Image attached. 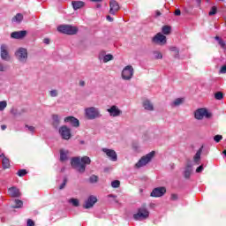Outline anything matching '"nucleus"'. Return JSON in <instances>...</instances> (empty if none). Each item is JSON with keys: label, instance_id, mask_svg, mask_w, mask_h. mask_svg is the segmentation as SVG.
<instances>
[{"label": "nucleus", "instance_id": "obj_1", "mask_svg": "<svg viewBox=\"0 0 226 226\" xmlns=\"http://www.w3.org/2000/svg\"><path fill=\"white\" fill-rule=\"evenodd\" d=\"M91 164V159L88 156L74 157L71 160V165L72 168L79 172V174H84L86 172V165Z\"/></svg>", "mask_w": 226, "mask_h": 226}, {"label": "nucleus", "instance_id": "obj_2", "mask_svg": "<svg viewBox=\"0 0 226 226\" xmlns=\"http://www.w3.org/2000/svg\"><path fill=\"white\" fill-rule=\"evenodd\" d=\"M85 117L89 121H94V119H101V117H103V115L102 114L100 108L91 106L85 109Z\"/></svg>", "mask_w": 226, "mask_h": 226}, {"label": "nucleus", "instance_id": "obj_3", "mask_svg": "<svg viewBox=\"0 0 226 226\" xmlns=\"http://www.w3.org/2000/svg\"><path fill=\"white\" fill-rule=\"evenodd\" d=\"M194 117L198 121H202V119H211L213 117V114L207 110L206 108H200L195 110Z\"/></svg>", "mask_w": 226, "mask_h": 226}, {"label": "nucleus", "instance_id": "obj_4", "mask_svg": "<svg viewBox=\"0 0 226 226\" xmlns=\"http://www.w3.org/2000/svg\"><path fill=\"white\" fill-rule=\"evenodd\" d=\"M133 218L136 222L147 220V218H149V211L145 207H140L138 209V212L133 215Z\"/></svg>", "mask_w": 226, "mask_h": 226}, {"label": "nucleus", "instance_id": "obj_5", "mask_svg": "<svg viewBox=\"0 0 226 226\" xmlns=\"http://www.w3.org/2000/svg\"><path fill=\"white\" fill-rule=\"evenodd\" d=\"M57 31L59 33H63L64 34H75L79 33V28L77 26H73L71 25H61L57 27Z\"/></svg>", "mask_w": 226, "mask_h": 226}, {"label": "nucleus", "instance_id": "obj_6", "mask_svg": "<svg viewBox=\"0 0 226 226\" xmlns=\"http://www.w3.org/2000/svg\"><path fill=\"white\" fill-rule=\"evenodd\" d=\"M15 56L19 63L26 64L27 63V49L25 48L18 49L15 52Z\"/></svg>", "mask_w": 226, "mask_h": 226}, {"label": "nucleus", "instance_id": "obj_7", "mask_svg": "<svg viewBox=\"0 0 226 226\" xmlns=\"http://www.w3.org/2000/svg\"><path fill=\"white\" fill-rule=\"evenodd\" d=\"M133 73H135L133 66L126 65L122 71L123 80H132L133 79Z\"/></svg>", "mask_w": 226, "mask_h": 226}, {"label": "nucleus", "instance_id": "obj_8", "mask_svg": "<svg viewBox=\"0 0 226 226\" xmlns=\"http://www.w3.org/2000/svg\"><path fill=\"white\" fill-rule=\"evenodd\" d=\"M154 157V151L150 152L149 154H146L145 156L141 157L140 160L136 163L137 169H140V167H145L147 165L151 160Z\"/></svg>", "mask_w": 226, "mask_h": 226}, {"label": "nucleus", "instance_id": "obj_9", "mask_svg": "<svg viewBox=\"0 0 226 226\" xmlns=\"http://www.w3.org/2000/svg\"><path fill=\"white\" fill-rule=\"evenodd\" d=\"M152 43H155V45H166L167 36L163 35L162 33H158L152 38Z\"/></svg>", "mask_w": 226, "mask_h": 226}, {"label": "nucleus", "instance_id": "obj_10", "mask_svg": "<svg viewBox=\"0 0 226 226\" xmlns=\"http://www.w3.org/2000/svg\"><path fill=\"white\" fill-rule=\"evenodd\" d=\"M59 133L64 140H70L72 139V129L66 125L60 127Z\"/></svg>", "mask_w": 226, "mask_h": 226}, {"label": "nucleus", "instance_id": "obj_11", "mask_svg": "<svg viewBox=\"0 0 226 226\" xmlns=\"http://www.w3.org/2000/svg\"><path fill=\"white\" fill-rule=\"evenodd\" d=\"M0 57L3 61H10V52L8 51V45L2 44L0 47Z\"/></svg>", "mask_w": 226, "mask_h": 226}, {"label": "nucleus", "instance_id": "obj_12", "mask_svg": "<svg viewBox=\"0 0 226 226\" xmlns=\"http://www.w3.org/2000/svg\"><path fill=\"white\" fill-rule=\"evenodd\" d=\"M98 202V198L94 195H90L87 200L85 201L83 207L85 209H91Z\"/></svg>", "mask_w": 226, "mask_h": 226}, {"label": "nucleus", "instance_id": "obj_13", "mask_svg": "<svg viewBox=\"0 0 226 226\" xmlns=\"http://www.w3.org/2000/svg\"><path fill=\"white\" fill-rule=\"evenodd\" d=\"M102 153H105L106 156L111 161V162H117V153L114 151V149L110 148H102Z\"/></svg>", "mask_w": 226, "mask_h": 226}, {"label": "nucleus", "instance_id": "obj_14", "mask_svg": "<svg viewBox=\"0 0 226 226\" xmlns=\"http://www.w3.org/2000/svg\"><path fill=\"white\" fill-rule=\"evenodd\" d=\"M107 112H109L110 117H119V116L123 114V111L119 109V108L116 105H113L109 109H108Z\"/></svg>", "mask_w": 226, "mask_h": 226}, {"label": "nucleus", "instance_id": "obj_15", "mask_svg": "<svg viewBox=\"0 0 226 226\" xmlns=\"http://www.w3.org/2000/svg\"><path fill=\"white\" fill-rule=\"evenodd\" d=\"M64 122L71 124V126H73L74 128H79V126H80V122L75 117H66L64 119Z\"/></svg>", "mask_w": 226, "mask_h": 226}, {"label": "nucleus", "instance_id": "obj_16", "mask_svg": "<svg viewBox=\"0 0 226 226\" xmlns=\"http://www.w3.org/2000/svg\"><path fill=\"white\" fill-rule=\"evenodd\" d=\"M120 7H119V3L116 0H110L109 1V13L110 15H115L119 11Z\"/></svg>", "mask_w": 226, "mask_h": 226}, {"label": "nucleus", "instance_id": "obj_17", "mask_svg": "<svg viewBox=\"0 0 226 226\" xmlns=\"http://www.w3.org/2000/svg\"><path fill=\"white\" fill-rule=\"evenodd\" d=\"M167 193L165 187H156L151 192V197H163Z\"/></svg>", "mask_w": 226, "mask_h": 226}, {"label": "nucleus", "instance_id": "obj_18", "mask_svg": "<svg viewBox=\"0 0 226 226\" xmlns=\"http://www.w3.org/2000/svg\"><path fill=\"white\" fill-rule=\"evenodd\" d=\"M98 58L103 63H109V61L114 60V56L112 54L105 55V51L102 50L99 53Z\"/></svg>", "mask_w": 226, "mask_h": 226}, {"label": "nucleus", "instance_id": "obj_19", "mask_svg": "<svg viewBox=\"0 0 226 226\" xmlns=\"http://www.w3.org/2000/svg\"><path fill=\"white\" fill-rule=\"evenodd\" d=\"M26 34H27V32L26 30L12 32L11 34V38L13 40H22Z\"/></svg>", "mask_w": 226, "mask_h": 226}, {"label": "nucleus", "instance_id": "obj_20", "mask_svg": "<svg viewBox=\"0 0 226 226\" xmlns=\"http://www.w3.org/2000/svg\"><path fill=\"white\" fill-rule=\"evenodd\" d=\"M8 192H9V195L13 198L20 197L21 195L20 190H19V188L17 187L9 188Z\"/></svg>", "mask_w": 226, "mask_h": 226}, {"label": "nucleus", "instance_id": "obj_21", "mask_svg": "<svg viewBox=\"0 0 226 226\" xmlns=\"http://www.w3.org/2000/svg\"><path fill=\"white\" fill-rule=\"evenodd\" d=\"M202 149H204V147H201L197 153L195 154L193 157V163L195 165H200V154H202Z\"/></svg>", "mask_w": 226, "mask_h": 226}, {"label": "nucleus", "instance_id": "obj_22", "mask_svg": "<svg viewBox=\"0 0 226 226\" xmlns=\"http://www.w3.org/2000/svg\"><path fill=\"white\" fill-rule=\"evenodd\" d=\"M143 108L145 109V110H148V111L154 110V106L151 103V101L149 100H145L143 102Z\"/></svg>", "mask_w": 226, "mask_h": 226}, {"label": "nucleus", "instance_id": "obj_23", "mask_svg": "<svg viewBox=\"0 0 226 226\" xmlns=\"http://www.w3.org/2000/svg\"><path fill=\"white\" fill-rule=\"evenodd\" d=\"M0 158H2V165L4 169H10V159L6 158V156H4V154H1Z\"/></svg>", "mask_w": 226, "mask_h": 226}, {"label": "nucleus", "instance_id": "obj_24", "mask_svg": "<svg viewBox=\"0 0 226 226\" xmlns=\"http://www.w3.org/2000/svg\"><path fill=\"white\" fill-rule=\"evenodd\" d=\"M73 10H80V8H84V2L82 1H73L72 3Z\"/></svg>", "mask_w": 226, "mask_h": 226}, {"label": "nucleus", "instance_id": "obj_25", "mask_svg": "<svg viewBox=\"0 0 226 226\" xmlns=\"http://www.w3.org/2000/svg\"><path fill=\"white\" fill-rule=\"evenodd\" d=\"M68 160V150H60V162H66Z\"/></svg>", "mask_w": 226, "mask_h": 226}, {"label": "nucleus", "instance_id": "obj_26", "mask_svg": "<svg viewBox=\"0 0 226 226\" xmlns=\"http://www.w3.org/2000/svg\"><path fill=\"white\" fill-rule=\"evenodd\" d=\"M24 20V15L21 13H18L15 17L12 18V22H15L16 24H20Z\"/></svg>", "mask_w": 226, "mask_h": 226}, {"label": "nucleus", "instance_id": "obj_27", "mask_svg": "<svg viewBox=\"0 0 226 226\" xmlns=\"http://www.w3.org/2000/svg\"><path fill=\"white\" fill-rule=\"evenodd\" d=\"M185 102L184 98H177L175 99L172 102H171V107H179V105H182V103Z\"/></svg>", "mask_w": 226, "mask_h": 226}, {"label": "nucleus", "instance_id": "obj_28", "mask_svg": "<svg viewBox=\"0 0 226 226\" xmlns=\"http://www.w3.org/2000/svg\"><path fill=\"white\" fill-rule=\"evenodd\" d=\"M184 176L186 179H189L190 176H192V165H187L184 172Z\"/></svg>", "mask_w": 226, "mask_h": 226}, {"label": "nucleus", "instance_id": "obj_29", "mask_svg": "<svg viewBox=\"0 0 226 226\" xmlns=\"http://www.w3.org/2000/svg\"><path fill=\"white\" fill-rule=\"evenodd\" d=\"M52 119L54 126H59V123H61V117H59V115H53Z\"/></svg>", "mask_w": 226, "mask_h": 226}, {"label": "nucleus", "instance_id": "obj_30", "mask_svg": "<svg viewBox=\"0 0 226 226\" xmlns=\"http://www.w3.org/2000/svg\"><path fill=\"white\" fill-rule=\"evenodd\" d=\"M14 204L15 206H12L13 209H19L24 206V202H22L20 200H14Z\"/></svg>", "mask_w": 226, "mask_h": 226}, {"label": "nucleus", "instance_id": "obj_31", "mask_svg": "<svg viewBox=\"0 0 226 226\" xmlns=\"http://www.w3.org/2000/svg\"><path fill=\"white\" fill-rule=\"evenodd\" d=\"M69 204H72V206H74V207H79V206H80V202L79 201L78 199L75 198H72L68 200Z\"/></svg>", "mask_w": 226, "mask_h": 226}, {"label": "nucleus", "instance_id": "obj_32", "mask_svg": "<svg viewBox=\"0 0 226 226\" xmlns=\"http://www.w3.org/2000/svg\"><path fill=\"white\" fill-rule=\"evenodd\" d=\"M154 59H163V54L158 50L153 51Z\"/></svg>", "mask_w": 226, "mask_h": 226}, {"label": "nucleus", "instance_id": "obj_33", "mask_svg": "<svg viewBox=\"0 0 226 226\" xmlns=\"http://www.w3.org/2000/svg\"><path fill=\"white\" fill-rule=\"evenodd\" d=\"M172 31V28L170 26H163L162 28V32L163 34H169Z\"/></svg>", "mask_w": 226, "mask_h": 226}, {"label": "nucleus", "instance_id": "obj_34", "mask_svg": "<svg viewBox=\"0 0 226 226\" xmlns=\"http://www.w3.org/2000/svg\"><path fill=\"white\" fill-rule=\"evenodd\" d=\"M59 94V92L56 89H53L49 91V96H51V98H56L57 97Z\"/></svg>", "mask_w": 226, "mask_h": 226}, {"label": "nucleus", "instance_id": "obj_35", "mask_svg": "<svg viewBox=\"0 0 226 226\" xmlns=\"http://www.w3.org/2000/svg\"><path fill=\"white\" fill-rule=\"evenodd\" d=\"M218 11V9L216 8V6H213L210 10V11L208 12V15L210 17H213V15H216V12Z\"/></svg>", "mask_w": 226, "mask_h": 226}, {"label": "nucleus", "instance_id": "obj_36", "mask_svg": "<svg viewBox=\"0 0 226 226\" xmlns=\"http://www.w3.org/2000/svg\"><path fill=\"white\" fill-rule=\"evenodd\" d=\"M112 188H119L121 186V182L119 180H115L111 182Z\"/></svg>", "mask_w": 226, "mask_h": 226}, {"label": "nucleus", "instance_id": "obj_37", "mask_svg": "<svg viewBox=\"0 0 226 226\" xmlns=\"http://www.w3.org/2000/svg\"><path fill=\"white\" fill-rule=\"evenodd\" d=\"M7 105L8 103L6 102V101L0 102V111L3 112V110L6 109Z\"/></svg>", "mask_w": 226, "mask_h": 226}, {"label": "nucleus", "instance_id": "obj_38", "mask_svg": "<svg viewBox=\"0 0 226 226\" xmlns=\"http://www.w3.org/2000/svg\"><path fill=\"white\" fill-rule=\"evenodd\" d=\"M215 100H223V94L222 92H217L215 94Z\"/></svg>", "mask_w": 226, "mask_h": 226}, {"label": "nucleus", "instance_id": "obj_39", "mask_svg": "<svg viewBox=\"0 0 226 226\" xmlns=\"http://www.w3.org/2000/svg\"><path fill=\"white\" fill-rule=\"evenodd\" d=\"M215 40L218 41L219 45L223 49L225 47V41L222 40L220 37L215 36Z\"/></svg>", "mask_w": 226, "mask_h": 226}, {"label": "nucleus", "instance_id": "obj_40", "mask_svg": "<svg viewBox=\"0 0 226 226\" xmlns=\"http://www.w3.org/2000/svg\"><path fill=\"white\" fill-rule=\"evenodd\" d=\"M170 52H175L177 56H179V49H177V47L171 46L170 47Z\"/></svg>", "mask_w": 226, "mask_h": 226}, {"label": "nucleus", "instance_id": "obj_41", "mask_svg": "<svg viewBox=\"0 0 226 226\" xmlns=\"http://www.w3.org/2000/svg\"><path fill=\"white\" fill-rule=\"evenodd\" d=\"M89 181L92 184L98 183V176L92 175L89 178Z\"/></svg>", "mask_w": 226, "mask_h": 226}, {"label": "nucleus", "instance_id": "obj_42", "mask_svg": "<svg viewBox=\"0 0 226 226\" xmlns=\"http://www.w3.org/2000/svg\"><path fill=\"white\" fill-rule=\"evenodd\" d=\"M26 174H27V171L26 170H19L18 171V176H19V177H24Z\"/></svg>", "mask_w": 226, "mask_h": 226}, {"label": "nucleus", "instance_id": "obj_43", "mask_svg": "<svg viewBox=\"0 0 226 226\" xmlns=\"http://www.w3.org/2000/svg\"><path fill=\"white\" fill-rule=\"evenodd\" d=\"M223 139V136L222 135H215L214 137V140L215 142H220V140H222Z\"/></svg>", "mask_w": 226, "mask_h": 226}, {"label": "nucleus", "instance_id": "obj_44", "mask_svg": "<svg viewBox=\"0 0 226 226\" xmlns=\"http://www.w3.org/2000/svg\"><path fill=\"white\" fill-rule=\"evenodd\" d=\"M220 73L225 74L226 73V64L222 65L220 69Z\"/></svg>", "mask_w": 226, "mask_h": 226}, {"label": "nucleus", "instance_id": "obj_45", "mask_svg": "<svg viewBox=\"0 0 226 226\" xmlns=\"http://www.w3.org/2000/svg\"><path fill=\"white\" fill-rule=\"evenodd\" d=\"M26 225L27 226H34V222L31 219H28L27 222H26Z\"/></svg>", "mask_w": 226, "mask_h": 226}, {"label": "nucleus", "instance_id": "obj_46", "mask_svg": "<svg viewBox=\"0 0 226 226\" xmlns=\"http://www.w3.org/2000/svg\"><path fill=\"white\" fill-rule=\"evenodd\" d=\"M26 128H28V130H29V132H31V133H34V126L26 125Z\"/></svg>", "mask_w": 226, "mask_h": 226}, {"label": "nucleus", "instance_id": "obj_47", "mask_svg": "<svg viewBox=\"0 0 226 226\" xmlns=\"http://www.w3.org/2000/svg\"><path fill=\"white\" fill-rule=\"evenodd\" d=\"M204 170V166H202V165H200V167H198L197 169H196V172H198V173H200V172H201V171H203Z\"/></svg>", "mask_w": 226, "mask_h": 226}, {"label": "nucleus", "instance_id": "obj_48", "mask_svg": "<svg viewBox=\"0 0 226 226\" xmlns=\"http://www.w3.org/2000/svg\"><path fill=\"white\" fill-rule=\"evenodd\" d=\"M64 186H66V179H64L62 185L59 186V190H63Z\"/></svg>", "mask_w": 226, "mask_h": 226}, {"label": "nucleus", "instance_id": "obj_49", "mask_svg": "<svg viewBox=\"0 0 226 226\" xmlns=\"http://www.w3.org/2000/svg\"><path fill=\"white\" fill-rule=\"evenodd\" d=\"M0 72H6V66L0 63Z\"/></svg>", "mask_w": 226, "mask_h": 226}, {"label": "nucleus", "instance_id": "obj_50", "mask_svg": "<svg viewBox=\"0 0 226 226\" xmlns=\"http://www.w3.org/2000/svg\"><path fill=\"white\" fill-rule=\"evenodd\" d=\"M11 114H12V116H18V111H17V109H11Z\"/></svg>", "mask_w": 226, "mask_h": 226}, {"label": "nucleus", "instance_id": "obj_51", "mask_svg": "<svg viewBox=\"0 0 226 226\" xmlns=\"http://www.w3.org/2000/svg\"><path fill=\"white\" fill-rule=\"evenodd\" d=\"M43 43H45V45H49V44L50 43V39L45 38V39L43 40Z\"/></svg>", "mask_w": 226, "mask_h": 226}, {"label": "nucleus", "instance_id": "obj_52", "mask_svg": "<svg viewBox=\"0 0 226 226\" xmlns=\"http://www.w3.org/2000/svg\"><path fill=\"white\" fill-rule=\"evenodd\" d=\"M175 15H176L177 17H179V15H181V10L177 9V10L175 11Z\"/></svg>", "mask_w": 226, "mask_h": 226}, {"label": "nucleus", "instance_id": "obj_53", "mask_svg": "<svg viewBox=\"0 0 226 226\" xmlns=\"http://www.w3.org/2000/svg\"><path fill=\"white\" fill-rule=\"evenodd\" d=\"M177 194H171V200H177Z\"/></svg>", "mask_w": 226, "mask_h": 226}, {"label": "nucleus", "instance_id": "obj_54", "mask_svg": "<svg viewBox=\"0 0 226 226\" xmlns=\"http://www.w3.org/2000/svg\"><path fill=\"white\" fill-rule=\"evenodd\" d=\"M106 19L109 20V22H114V19L110 16H107Z\"/></svg>", "mask_w": 226, "mask_h": 226}, {"label": "nucleus", "instance_id": "obj_55", "mask_svg": "<svg viewBox=\"0 0 226 226\" xmlns=\"http://www.w3.org/2000/svg\"><path fill=\"white\" fill-rule=\"evenodd\" d=\"M92 3H102L103 0H90Z\"/></svg>", "mask_w": 226, "mask_h": 226}, {"label": "nucleus", "instance_id": "obj_56", "mask_svg": "<svg viewBox=\"0 0 226 226\" xmlns=\"http://www.w3.org/2000/svg\"><path fill=\"white\" fill-rule=\"evenodd\" d=\"M155 15H156V17H160V15H162V12H160V11H156Z\"/></svg>", "mask_w": 226, "mask_h": 226}, {"label": "nucleus", "instance_id": "obj_57", "mask_svg": "<svg viewBox=\"0 0 226 226\" xmlns=\"http://www.w3.org/2000/svg\"><path fill=\"white\" fill-rule=\"evenodd\" d=\"M79 86H81V87L86 86V82H85V81H80V82H79Z\"/></svg>", "mask_w": 226, "mask_h": 226}, {"label": "nucleus", "instance_id": "obj_58", "mask_svg": "<svg viewBox=\"0 0 226 226\" xmlns=\"http://www.w3.org/2000/svg\"><path fill=\"white\" fill-rule=\"evenodd\" d=\"M1 130H3V131L6 130V125H4V124L1 125Z\"/></svg>", "mask_w": 226, "mask_h": 226}, {"label": "nucleus", "instance_id": "obj_59", "mask_svg": "<svg viewBox=\"0 0 226 226\" xmlns=\"http://www.w3.org/2000/svg\"><path fill=\"white\" fill-rule=\"evenodd\" d=\"M222 154L226 156V150H223Z\"/></svg>", "mask_w": 226, "mask_h": 226}, {"label": "nucleus", "instance_id": "obj_60", "mask_svg": "<svg viewBox=\"0 0 226 226\" xmlns=\"http://www.w3.org/2000/svg\"><path fill=\"white\" fill-rule=\"evenodd\" d=\"M101 7H102V5H100V4L97 5V8H101Z\"/></svg>", "mask_w": 226, "mask_h": 226}, {"label": "nucleus", "instance_id": "obj_61", "mask_svg": "<svg viewBox=\"0 0 226 226\" xmlns=\"http://www.w3.org/2000/svg\"><path fill=\"white\" fill-rule=\"evenodd\" d=\"M109 197H114V195H112V194H109Z\"/></svg>", "mask_w": 226, "mask_h": 226}, {"label": "nucleus", "instance_id": "obj_62", "mask_svg": "<svg viewBox=\"0 0 226 226\" xmlns=\"http://www.w3.org/2000/svg\"><path fill=\"white\" fill-rule=\"evenodd\" d=\"M81 144H84V141H81Z\"/></svg>", "mask_w": 226, "mask_h": 226}]
</instances>
